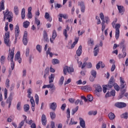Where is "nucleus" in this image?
Listing matches in <instances>:
<instances>
[{
    "mask_svg": "<svg viewBox=\"0 0 128 128\" xmlns=\"http://www.w3.org/2000/svg\"><path fill=\"white\" fill-rule=\"evenodd\" d=\"M14 48H12V50H10V48H9L8 60H10V66H11L12 70H14Z\"/></svg>",
    "mask_w": 128,
    "mask_h": 128,
    "instance_id": "obj_1",
    "label": "nucleus"
},
{
    "mask_svg": "<svg viewBox=\"0 0 128 128\" xmlns=\"http://www.w3.org/2000/svg\"><path fill=\"white\" fill-rule=\"evenodd\" d=\"M6 18L8 20L9 22H12V18H14L12 12H9L8 9H7L4 13V22H6Z\"/></svg>",
    "mask_w": 128,
    "mask_h": 128,
    "instance_id": "obj_2",
    "label": "nucleus"
},
{
    "mask_svg": "<svg viewBox=\"0 0 128 128\" xmlns=\"http://www.w3.org/2000/svg\"><path fill=\"white\" fill-rule=\"evenodd\" d=\"M114 84V78H110V80L108 82V84L105 85L103 86V92L106 94V90H110V88H112Z\"/></svg>",
    "mask_w": 128,
    "mask_h": 128,
    "instance_id": "obj_3",
    "label": "nucleus"
},
{
    "mask_svg": "<svg viewBox=\"0 0 128 128\" xmlns=\"http://www.w3.org/2000/svg\"><path fill=\"white\" fill-rule=\"evenodd\" d=\"M4 43L7 46H10V32L5 33V36L4 37Z\"/></svg>",
    "mask_w": 128,
    "mask_h": 128,
    "instance_id": "obj_4",
    "label": "nucleus"
},
{
    "mask_svg": "<svg viewBox=\"0 0 128 128\" xmlns=\"http://www.w3.org/2000/svg\"><path fill=\"white\" fill-rule=\"evenodd\" d=\"M120 24H116L115 28V36L116 40H118V38H120Z\"/></svg>",
    "mask_w": 128,
    "mask_h": 128,
    "instance_id": "obj_5",
    "label": "nucleus"
},
{
    "mask_svg": "<svg viewBox=\"0 0 128 128\" xmlns=\"http://www.w3.org/2000/svg\"><path fill=\"white\" fill-rule=\"evenodd\" d=\"M74 68L72 67H68L67 66H65L63 68L64 74L65 76L66 74V72H68V73H70V72H74Z\"/></svg>",
    "mask_w": 128,
    "mask_h": 128,
    "instance_id": "obj_6",
    "label": "nucleus"
},
{
    "mask_svg": "<svg viewBox=\"0 0 128 128\" xmlns=\"http://www.w3.org/2000/svg\"><path fill=\"white\" fill-rule=\"evenodd\" d=\"M14 30H15V41H14V43L16 44V40H18V38L19 36H20V27L16 25L15 26L14 28Z\"/></svg>",
    "mask_w": 128,
    "mask_h": 128,
    "instance_id": "obj_7",
    "label": "nucleus"
},
{
    "mask_svg": "<svg viewBox=\"0 0 128 128\" xmlns=\"http://www.w3.org/2000/svg\"><path fill=\"white\" fill-rule=\"evenodd\" d=\"M14 92L10 93V96L6 100V104H9L8 108H10V106H12V96H14Z\"/></svg>",
    "mask_w": 128,
    "mask_h": 128,
    "instance_id": "obj_8",
    "label": "nucleus"
},
{
    "mask_svg": "<svg viewBox=\"0 0 128 128\" xmlns=\"http://www.w3.org/2000/svg\"><path fill=\"white\" fill-rule=\"evenodd\" d=\"M115 106L118 108H126V104L122 102H118L115 104Z\"/></svg>",
    "mask_w": 128,
    "mask_h": 128,
    "instance_id": "obj_9",
    "label": "nucleus"
},
{
    "mask_svg": "<svg viewBox=\"0 0 128 128\" xmlns=\"http://www.w3.org/2000/svg\"><path fill=\"white\" fill-rule=\"evenodd\" d=\"M22 42H23V44L24 46H26V44H28V32H26V31L24 32Z\"/></svg>",
    "mask_w": 128,
    "mask_h": 128,
    "instance_id": "obj_10",
    "label": "nucleus"
},
{
    "mask_svg": "<svg viewBox=\"0 0 128 128\" xmlns=\"http://www.w3.org/2000/svg\"><path fill=\"white\" fill-rule=\"evenodd\" d=\"M56 30H54L52 32V38H50V42L51 44H54V41L56 40Z\"/></svg>",
    "mask_w": 128,
    "mask_h": 128,
    "instance_id": "obj_11",
    "label": "nucleus"
},
{
    "mask_svg": "<svg viewBox=\"0 0 128 128\" xmlns=\"http://www.w3.org/2000/svg\"><path fill=\"white\" fill-rule=\"evenodd\" d=\"M93 86L95 88L96 92H102V89L100 86L99 84H94Z\"/></svg>",
    "mask_w": 128,
    "mask_h": 128,
    "instance_id": "obj_12",
    "label": "nucleus"
},
{
    "mask_svg": "<svg viewBox=\"0 0 128 128\" xmlns=\"http://www.w3.org/2000/svg\"><path fill=\"white\" fill-rule=\"evenodd\" d=\"M113 78V80H114V84H113L112 86H114V90H116L117 92H118L120 90V87L116 83V80H114V76H111L110 78Z\"/></svg>",
    "mask_w": 128,
    "mask_h": 128,
    "instance_id": "obj_13",
    "label": "nucleus"
},
{
    "mask_svg": "<svg viewBox=\"0 0 128 128\" xmlns=\"http://www.w3.org/2000/svg\"><path fill=\"white\" fill-rule=\"evenodd\" d=\"M15 60H18L19 64L22 62V58H20V52H18L15 56Z\"/></svg>",
    "mask_w": 128,
    "mask_h": 128,
    "instance_id": "obj_14",
    "label": "nucleus"
},
{
    "mask_svg": "<svg viewBox=\"0 0 128 128\" xmlns=\"http://www.w3.org/2000/svg\"><path fill=\"white\" fill-rule=\"evenodd\" d=\"M120 88H124L126 86V81L123 79L122 78L120 77Z\"/></svg>",
    "mask_w": 128,
    "mask_h": 128,
    "instance_id": "obj_15",
    "label": "nucleus"
},
{
    "mask_svg": "<svg viewBox=\"0 0 128 128\" xmlns=\"http://www.w3.org/2000/svg\"><path fill=\"white\" fill-rule=\"evenodd\" d=\"M30 102L32 104L31 108L32 112H34V106H36V102H34V97H31L30 99Z\"/></svg>",
    "mask_w": 128,
    "mask_h": 128,
    "instance_id": "obj_16",
    "label": "nucleus"
},
{
    "mask_svg": "<svg viewBox=\"0 0 128 128\" xmlns=\"http://www.w3.org/2000/svg\"><path fill=\"white\" fill-rule=\"evenodd\" d=\"M68 30H70V28L68 27V26L67 25L66 26V29H64L63 31V34L66 40V38H68Z\"/></svg>",
    "mask_w": 128,
    "mask_h": 128,
    "instance_id": "obj_17",
    "label": "nucleus"
},
{
    "mask_svg": "<svg viewBox=\"0 0 128 128\" xmlns=\"http://www.w3.org/2000/svg\"><path fill=\"white\" fill-rule=\"evenodd\" d=\"M82 45H80L78 49V50L76 52V55L78 56H82Z\"/></svg>",
    "mask_w": 128,
    "mask_h": 128,
    "instance_id": "obj_18",
    "label": "nucleus"
},
{
    "mask_svg": "<svg viewBox=\"0 0 128 128\" xmlns=\"http://www.w3.org/2000/svg\"><path fill=\"white\" fill-rule=\"evenodd\" d=\"M79 120H80V126L82 128H86V122L84 119L82 118H80Z\"/></svg>",
    "mask_w": 128,
    "mask_h": 128,
    "instance_id": "obj_19",
    "label": "nucleus"
},
{
    "mask_svg": "<svg viewBox=\"0 0 128 128\" xmlns=\"http://www.w3.org/2000/svg\"><path fill=\"white\" fill-rule=\"evenodd\" d=\"M41 120L42 124H43V126L46 125V115H44V114L42 115Z\"/></svg>",
    "mask_w": 128,
    "mask_h": 128,
    "instance_id": "obj_20",
    "label": "nucleus"
},
{
    "mask_svg": "<svg viewBox=\"0 0 128 128\" xmlns=\"http://www.w3.org/2000/svg\"><path fill=\"white\" fill-rule=\"evenodd\" d=\"M116 96V90H111L110 94L108 92L106 94V98H108V96Z\"/></svg>",
    "mask_w": 128,
    "mask_h": 128,
    "instance_id": "obj_21",
    "label": "nucleus"
},
{
    "mask_svg": "<svg viewBox=\"0 0 128 128\" xmlns=\"http://www.w3.org/2000/svg\"><path fill=\"white\" fill-rule=\"evenodd\" d=\"M56 106H57V105L56 102H54L50 103V108L51 110H56Z\"/></svg>",
    "mask_w": 128,
    "mask_h": 128,
    "instance_id": "obj_22",
    "label": "nucleus"
},
{
    "mask_svg": "<svg viewBox=\"0 0 128 128\" xmlns=\"http://www.w3.org/2000/svg\"><path fill=\"white\" fill-rule=\"evenodd\" d=\"M44 18L48 20V22H52V18L50 16L48 12H46Z\"/></svg>",
    "mask_w": 128,
    "mask_h": 128,
    "instance_id": "obj_23",
    "label": "nucleus"
},
{
    "mask_svg": "<svg viewBox=\"0 0 128 128\" xmlns=\"http://www.w3.org/2000/svg\"><path fill=\"white\" fill-rule=\"evenodd\" d=\"M98 52H100V48H98V46H96L94 48V56H96Z\"/></svg>",
    "mask_w": 128,
    "mask_h": 128,
    "instance_id": "obj_24",
    "label": "nucleus"
},
{
    "mask_svg": "<svg viewBox=\"0 0 128 128\" xmlns=\"http://www.w3.org/2000/svg\"><path fill=\"white\" fill-rule=\"evenodd\" d=\"M4 10V0H2L0 2V12Z\"/></svg>",
    "mask_w": 128,
    "mask_h": 128,
    "instance_id": "obj_25",
    "label": "nucleus"
},
{
    "mask_svg": "<svg viewBox=\"0 0 128 128\" xmlns=\"http://www.w3.org/2000/svg\"><path fill=\"white\" fill-rule=\"evenodd\" d=\"M108 116L110 120H112L116 118V115L112 112L108 114Z\"/></svg>",
    "mask_w": 128,
    "mask_h": 128,
    "instance_id": "obj_26",
    "label": "nucleus"
},
{
    "mask_svg": "<svg viewBox=\"0 0 128 128\" xmlns=\"http://www.w3.org/2000/svg\"><path fill=\"white\" fill-rule=\"evenodd\" d=\"M43 38H44V40L45 42H48V33H46V30L44 31Z\"/></svg>",
    "mask_w": 128,
    "mask_h": 128,
    "instance_id": "obj_27",
    "label": "nucleus"
},
{
    "mask_svg": "<svg viewBox=\"0 0 128 128\" xmlns=\"http://www.w3.org/2000/svg\"><path fill=\"white\" fill-rule=\"evenodd\" d=\"M117 6L118 12L120 14H122V12H124V6L118 5Z\"/></svg>",
    "mask_w": 128,
    "mask_h": 128,
    "instance_id": "obj_28",
    "label": "nucleus"
},
{
    "mask_svg": "<svg viewBox=\"0 0 128 128\" xmlns=\"http://www.w3.org/2000/svg\"><path fill=\"white\" fill-rule=\"evenodd\" d=\"M54 74H50V77H49V84H52V82H54Z\"/></svg>",
    "mask_w": 128,
    "mask_h": 128,
    "instance_id": "obj_29",
    "label": "nucleus"
},
{
    "mask_svg": "<svg viewBox=\"0 0 128 128\" xmlns=\"http://www.w3.org/2000/svg\"><path fill=\"white\" fill-rule=\"evenodd\" d=\"M21 16L22 20H24V18H26V9L24 8L22 10Z\"/></svg>",
    "mask_w": 128,
    "mask_h": 128,
    "instance_id": "obj_30",
    "label": "nucleus"
},
{
    "mask_svg": "<svg viewBox=\"0 0 128 128\" xmlns=\"http://www.w3.org/2000/svg\"><path fill=\"white\" fill-rule=\"evenodd\" d=\"M121 118H124L125 120H128V112H126L124 113H123L120 116Z\"/></svg>",
    "mask_w": 128,
    "mask_h": 128,
    "instance_id": "obj_31",
    "label": "nucleus"
},
{
    "mask_svg": "<svg viewBox=\"0 0 128 128\" xmlns=\"http://www.w3.org/2000/svg\"><path fill=\"white\" fill-rule=\"evenodd\" d=\"M14 14H15L16 16H18V14L19 10H18V6H14Z\"/></svg>",
    "mask_w": 128,
    "mask_h": 128,
    "instance_id": "obj_32",
    "label": "nucleus"
},
{
    "mask_svg": "<svg viewBox=\"0 0 128 128\" xmlns=\"http://www.w3.org/2000/svg\"><path fill=\"white\" fill-rule=\"evenodd\" d=\"M28 26H30V22L28 20L25 21L23 23V26L25 28H28Z\"/></svg>",
    "mask_w": 128,
    "mask_h": 128,
    "instance_id": "obj_33",
    "label": "nucleus"
},
{
    "mask_svg": "<svg viewBox=\"0 0 128 128\" xmlns=\"http://www.w3.org/2000/svg\"><path fill=\"white\" fill-rule=\"evenodd\" d=\"M80 6H81L80 11L82 12H84V10H86V6H84V4L82 2L80 4Z\"/></svg>",
    "mask_w": 128,
    "mask_h": 128,
    "instance_id": "obj_34",
    "label": "nucleus"
},
{
    "mask_svg": "<svg viewBox=\"0 0 128 128\" xmlns=\"http://www.w3.org/2000/svg\"><path fill=\"white\" fill-rule=\"evenodd\" d=\"M32 88H30L28 89L27 92H28V98H30L32 97L30 96V95L32 94Z\"/></svg>",
    "mask_w": 128,
    "mask_h": 128,
    "instance_id": "obj_35",
    "label": "nucleus"
},
{
    "mask_svg": "<svg viewBox=\"0 0 128 128\" xmlns=\"http://www.w3.org/2000/svg\"><path fill=\"white\" fill-rule=\"evenodd\" d=\"M0 62L2 64H4V62H6V56H2L0 58Z\"/></svg>",
    "mask_w": 128,
    "mask_h": 128,
    "instance_id": "obj_36",
    "label": "nucleus"
},
{
    "mask_svg": "<svg viewBox=\"0 0 128 128\" xmlns=\"http://www.w3.org/2000/svg\"><path fill=\"white\" fill-rule=\"evenodd\" d=\"M52 49H50V48H48V50L46 52V55L48 56V54L50 55V58H52V53L50 52V50Z\"/></svg>",
    "mask_w": 128,
    "mask_h": 128,
    "instance_id": "obj_37",
    "label": "nucleus"
},
{
    "mask_svg": "<svg viewBox=\"0 0 128 128\" xmlns=\"http://www.w3.org/2000/svg\"><path fill=\"white\" fill-rule=\"evenodd\" d=\"M78 38H76L75 39L74 42V43L71 46V48H74V46H76V44H78Z\"/></svg>",
    "mask_w": 128,
    "mask_h": 128,
    "instance_id": "obj_38",
    "label": "nucleus"
},
{
    "mask_svg": "<svg viewBox=\"0 0 128 128\" xmlns=\"http://www.w3.org/2000/svg\"><path fill=\"white\" fill-rule=\"evenodd\" d=\"M24 112H28V110H30V105L28 104H24Z\"/></svg>",
    "mask_w": 128,
    "mask_h": 128,
    "instance_id": "obj_39",
    "label": "nucleus"
},
{
    "mask_svg": "<svg viewBox=\"0 0 128 128\" xmlns=\"http://www.w3.org/2000/svg\"><path fill=\"white\" fill-rule=\"evenodd\" d=\"M96 114H98V112L96 111H90L88 112L89 116H96Z\"/></svg>",
    "mask_w": 128,
    "mask_h": 128,
    "instance_id": "obj_40",
    "label": "nucleus"
},
{
    "mask_svg": "<svg viewBox=\"0 0 128 128\" xmlns=\"http://www.w3.org/2000/svg\"><path fill=\"white\" fill-rule=\"evenodd\" d=\"M78 110V106H77L75 108H74L72 110V114L74 116V114H76V112Z\"/></svg>",
    "mask_w": 128,
    "mask_h": 128,
    "instance_id": "obj_41",
    "label": "nucleus"
},
{
    "mask_svg": "<svg viewBox=\"0 0 128 128\" xmlns=\"http://www.w3.org/2000/svg\"><path fill=\"white\" fill-rule=\"evenodd\" d=\"M36 50L38 52H42V46L40 44H38L36 46Z\"/></svg>",
    "mask_w": 128,
    "mask_h": 128,
    "instance_id": "obj_42",
    "label": "nucleus"
},
{
    "mask_svg": "<svg viewBox=\"0 0 128 128\" xmlns=\"http://www.w3.org/2000/svg\"><path fill=\"white\" fill-rule=\"evenodd\" d=\"M50 116L52 120H54L56 118V113L54 112H50Z\"/></svg>",
    "mask_w": 128,
    "mask_h": 128,
    "instance_id": "obj_43",
    "label": "nucleus"
},
{
    "mask_svg": "<svg viewBox=\"0 0 128 128\" xmlns=\"http://www.w3.org/2000/svg\"><path fill=\"white\" fill-rule=\"evenodd\" d=\"M82 90H84L85 92L86 90H92V88L88 86H84Z\"/></svg>",
    "mask_w": 128,
    "mask_h": 128,
    "instance_id": "obj_44",
    "label": "nucleus"
},
{
    "mask_svg": "<svg viewBox=\"0 0 128 128\" xmlns=\"http://www.w3.org/2000/svg\"><path fill=\"white\" fill-rule=\"evenodd\" d=\"M35 24L38 26L40 24V21L36 17H35Z\"/></svg>",
    "mask_w": 128,
    "mask_h": 128,
    "instance_id": "obj_45",
    "label": "nucleus"
},
{
    "mask_svg": "<svg viewBox=\"0 0 128 128\" xmlns=\"http://www.w3.org/2000/svg\"><path fill=\"white\" fill-rule=\"evenodd\" d=\"M59 63H60V60H58V59H53L52 60V64H56Z\"/></svg>",
    "mask_w": 128,
    "mask_h": 128,
    "instance_id": "obj_46",
    "label": "nucleus"
},
{
    "mask_svg": "<svg viewBox=\"0 0 128 128\" xmlns=\"http://www.w3.org/2000/svg\"><path fill=\"white\" fill-rule=\"evenodd\" d=\"M59 16L60 18H64L66 20V18H68V14H59Z\"/></svg>",
    "mask_w": 128,
    "mask_h": 128,
    "instance_id": "obj_47",
    "label": "nucleus"
},
{
    "mask_svg": "<svg viewBox=\"0 0 128 128\" xmlns=\"http://www.w3.org/2000/svg\"><path fill=\"white\" fill-rule=\"evenodd\" d=\"M86 66L87 68H92V64L90 62H86Z\"/></svg>",
    "mask_w": 128,
    "mask_h": 128,
    "instance_id": "obj_48",
    "label": "nucleus"
},
{
    "mask_svg": "<svg viewBox=\"0 0 128 128\" xmlns=\"http://www.w3.org/2000/svg\"><path fill=\"white\" fill-rule=\"evenodd\" d=\"M35 100L36 104H38L39 98L38 95V94H36L35 95Z\"/></svg>",
    "mask_w": 128,
    "mask_h": 128,
    "instance_id": "obj_49",
    "label": "nucleus"
},
{
    "mask_svg": "<svg viewBox=\"0 0 128 128\" xmlns=\"http://www.w3.org/2000/svg\"><path fill=\"white\" fill-rule=\"evenodd\" d=\"M90 73L92 76H94V78H96V71L94 70H92Z\"/></svg>",
    "mask_w": 128,
    "mask_h": 128,
    "instance_id": "obj_50",
    "label": "nucleus"
},
{
    "mask_svg": "<svg viewBox=\"0 0 128 128\" xmlns=\"http://www.w3.org/2000/svg\"><path fill=\"white\" fill-rule=\"evenodd\" d=\"M87 98L88 102H92L94 100V97L92 95H88Z\"/></svg>",
    "mask_w": 128,
    "mask_h": 128,
    "instance_id": "obj_51",
    "label": "nucleus"
},
{
    "mask_svg": "<svg viewBox=\"0 0 128 128\" xmlns=\"http://www.w3.org/2000/svg\"><path fill=\"white\" fill-rule=\"evenodd\" d=\"M78 124V122H74V119L71 118L70 122L69 123L70 126H72V124Z\"/></svg>",
    "mask_w": 128,
    "mask_h": 128,
    "instance_id": "obj_52",
    "label": "nucleus"
},
{
    "mask_svg": "<svg viewBox=\"0 0 128 128\" xmlns=\"http://www.w3.org/2000/svg\"><path fill=\"white\" fill-rule=\"evenodd\" d=\"M14 120V116H10V117L8 118L7 122H12V120Z\"/></svg>",
    "mask_w": 128,
    "mask_h": 128,
    "instance_id": "obj_53",
    "label": "nucleus"
},
{
    "mask_svg": "<svg viewBox=\"0 0 128 128\" xmlns=\"http://www.w3.org/2000/svg\"><path fill=\"white\" fill-rule=\"evenodd\" d=\"M66 114L68 118H70V110L68 108L67 109Z\"/></svg>",
    "mask_w": 128,
    "mask_h": 128,
    "instance_id": "obj_54",
    "label": "nucleus"
},
{
    "mask_svg": "<svg viewBox=\"0 0 128 128\" xmlns=\"http://www.w3.org/2000/svg\"><path fill=\"white\" fill-rule=\"evenodd\" d=\"M64 80V76H62L60 80L59 84H63Z\"/></svg>",
    "mask_w": 128,
    "mask_h": 128,
    "instance_id": "obj_55",
    "label": "nucleus"
},
{
    "mask_svg": "<svg viewBox=\"0 0 128 128\" xmlns=\"http://www.w3.org/2000/svg\"><path fill=\"white\" fill-rule=\"evenodd\" d=\"M126 46V44H124V40H122L120 43V48H124Z\"/></svg>",
    "mask_w": 128,
    "mask_h": 128,
    "instance_id": "obj_56",
    "label": "nucleus"
},
{
    "mask_svg": "<svg viewBox=\"0 0 128 128\" xmlns=\"http://www.w3.org/2000/svg\"><path fill=\"white\" fill-rule=\"evenodd\" d=\"M6 86L7 88H10V80L6 79Z\"/></svg>",
    "mask_w": 128,
    "mask_h": 128,
    "instance_id": "obj_57",
    "label": "nucleus"
},
{
    "mask_svg": "<svg viewBox=\"0 0 128 128\" xmlns=\"http://www.w3.org/2000/svg\"><path fill=\"white\" fill-rule=\"evenodd\" d=\"M4 100H6V98H8V90L6 88H4Z\"/></svg>",
    "mask_w": 128,
    "mask_h": 128,
    "instance_id": "obj_58",
    "label": "nucleus"
},
{
    "mask_svg": "<svg viewBox=\"0 0 128 128\" xmlns=\"http://www.w3.org/2000/svg\"><path fill=\"white\" fill-rule=\"evenodd\" d=\"M88 44H90V46H94V40L91 38L89 39L88 42Z\"/></svg>",
    "mask_w": 128,
    "mask_h": 128,
    "instance_id": "obj_59",
    "label": "nucleus"
},
{
    "mask_svg": "<svg viewBox=\"0 0 128 128\" xmlns=\"http://www.w3.org/2000/svg\"><path fill=\"white\" fill-rule=\"evenodd\" d=\"M20 104H22V102H18L17 104L16 108H17L18 110H21V108H20Z\"/></svg>",
    "mask_w": 128,
    "mask_h": 128,
    "instance_id": "obj_60",
    "label": "nucleus"
},
{
    "mask_svg": "<svg viewBox=\"0 0 128 128\" xmlns=\"http://www.w3.org/2000/svg\"><path fill=\"white\" fill-rule=\"evenodd\" d=\"M100 64H102V62H99L96 64V68L97 70H100Z\"/></svg>",
    "mask_w": 128,
    "mask_h": 128,
    "instance_id": "obj_61",
    "label": "nucleus"
},
{
    "mask_svg": "<svg viewBox=\"0 0 128 128\" xmlns=\"http://www.w3.org/2000/svg\"><path fill=\"white\" fill-rule=\"evenodd\" d=\"M30 54V48H26V56H28Z\"/></svg>",
    "mask_w": 128,
    "mask_h": 128,
    "instance_id": "obj_62",
    "label": "nucleus"
},
{
    "mask_svg": "<svg viewBox=\"0 0 128 128\" xmlns=\"http://www.w3.org/2000/svg\"><path fill=\"white\" fill-rule=\"evenodd\" d=\"M76 101V99L70 98L68 99V102H70V104H74V102Z\"/></svg>",
    "mask_w": 128,
    "mask_h": 128,
    "instance_id": "obj_63",
    "label": "nucleus"
},
{
    "mask_svg": "<svg viewBox=\"0 0 128 128\" xmlns=\"http://www.w3.org/2000/svg\"><path fill=\"white\" fill-rule=\"evenodd\" d=\"M104 20L106 24H108V22H110V18L108 16H105L104 18Z\"/></svg>",
    "mask_w": 128,
    "mask_h": 128,
    "instance_id": "obj_64",
    "label": "nucleus"
}]
</instances>
